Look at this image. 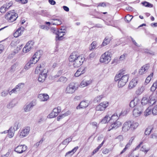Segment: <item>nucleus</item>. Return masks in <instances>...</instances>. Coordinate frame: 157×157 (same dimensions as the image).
Returning a JSON list of instances; mask_svg holds the SVG:
<instances>
[{"label": "nucleus", "instance_id": "nucleus-1", "mask_svg": "<svg viewBox=\"0 0 157 157\" xmlns=\"http://www.w3.org/2000/svg\"><path fill=\"white\" fill-rule=\"evenodd\" d=\"M85 58L82 55H79L76 52H72L69 58V61L72 63L74 67H78L82 64Z\"/></svg>", "mask_w": 157, "mask_h": 157}, {"label": "nucleus", "instance_id": "nucleus-2", "mask_svg": "<svg viewBox=\"0 0 157 157\" xmlns=\"http://www.w3.org/2000/svg\"><path fill=\"white\" fill-rule=\"evenodd\" d=\"M123 70L119 71L118 75H117L114 78L115 81H118L117 86L118 87H122L124 86L128 81L129 78L128 75H124Z\"/></svg>", "mask_w": 157, "mask_h": 157}, {"label": "nucleus", "instance_id": "nucleus-3", "mask_svg": "<svg viewBox=\"0 0 157 157\" xmlns=\"http://www.w3.org/2000/svg\"><path fill=\"white\" fill-rule=\"evenodd\" d=\"M14 11V10L9 11L5 15L6 19L9 22L14 21L18 17L17 14L15 13Z\"/></svg>", "mask_w": 157, "mask_h": 157}, {"label": "nucleus", "instance_id": "nucleus-4", "mask_svg": "<svg viewBox=\"0 0 157 157\" xmlns=\"http://www.w3.org/2000/svg\"><path fill=\"white\" fill-rule=\"evenodd\" d=\"M111 55L110 52L108 51L105 52L101 56L100 58V62L108 63L111 60Z\"/></svg>", "mask_w": 157, "mask_h": 157}, {"label": "nucleus", "instance_id": "nucleus-5", "mask_svg": "<svg viewBox=\"0 0 157 157\" xmlns=\"http://www.w3.org/2000/svg\"><path fill=\"white\" fill-rule=\"evenodd\" d=\"M145 108L142 105L136 106L132 111L133 115L135 117L140 116L142 113Z\"/></svg>", "mask_w": 157, "mask_h": 157}, {"label": "nucleus", "instance_id": "nucleus-6", "mask_svg": "<svg viewBox=\"0 0 157 157\" xmlns=\"http://www.w3.org/2000/svg\"><path fill=\"white\" fill-rule=\"evenodd\" d=\"M52 31L56 35V40H62V37L65 34L66 30L63 29H60L58 30L56 28H53Z\"/></svg>", "mask_w": 157, "mask_h": 157}, {"label": "nucleus", "instance_id": "nucleus-7", "mask_svg": "<svg viewBox=\"0 0 157 157\" xmlns=\"http://www.w3.org/2000/svg\"><path fill=\"white\" fill-rule=\"evenodd\" d=\"M77 90V87L73 83H71L67 87L65 93L68 94H72L74 93Z\"/></svg>", "mask_w": 157, "mask_h": 157}, {"label": "nucleus", "instance_id": "nucleus-8", "mask_svg": "<svg viewBox=\"0 0 157 157\" xmlns=\"http://www.w3.org/2000/svg\"><path fill=\"white\" fill-rule=\"evenodd\" d=\"M34 44V42L33 41H30L28 42L23 48L22 51L24 53H26L31 50Z\"/></svg>", "mask_w": 157, "mask_h": 157}, {"label": "nucleus", "instance_id": "nucleus-9", "mask_svg": "<svg viewBox=\"0 0 157 157\" xmlns=\"http://www.w3.org/2000/svg\"><path fill=\"white\" fill-rule=\"evenodd\" d=\"M47 71L45 69H44L40 72L38 78V80L39 82H43L45 81L47 76Z\"/></svg>", "mask_w": 157, "mask_h": 157}, {"label": "nucleus", "instance_id": "nucleus-10", "mask_svg": "<svg viewBox=\"0 0 157 157\" xmlns=\"http://www.w3.org/2000/svg\"><path fill=\"white\" fill-rule=\"evenodd\" d=\"M27 149V147L25 145H19L14 149V151L18 153L21 154L25 151Z\"/></svg>", "mask_w": 157, "mask_h": 157}, {"label": "nucleus", "instance_id": "nucleus-11", "mask_svg": "<svg viewBox=\"0 0 157 157\" xmlns=\"http://www.w3.org/2000/svg\"><path fill=\"white\" fill-rule=\"evenodd\" d=\"M30 131V128L26 127L24 128L22 130L19 132V136L22 138L27 136Z\"/></svg>", "mask_w": 157, "mask_h": 157}, {"label": "nucleus", "instance_id": "nucleus-12", "mask_svg": "<svg viewBox=\"0 0 157 157\" xmlns=\"http://www.w3.org/2000/svg\"><path fill=\"white\" fill-rule=\"evenodd\" d=\"M40 57V52H37L33 56L29 62L32 63L33 65L35 64L38 61Z\"/></svg>", "mask_w": 157, "mask_h": 157}, {"label": "nucleus", "instance_id": "nucleus-13", "mask_svg": "<svg viewBox=\"0 0 157 157\" xmlns=\"http://www.w3.org/2000/svg\"><path fill=\"white\" fill-rule=\"evenodd\" d=\"M36 104V101L33 100L25 106L24 107V110L25 112H28L30 111L32 108Z\"/></svg>", "mask_w": 157, "mask_h": 157}, {"label": "nucleus", "instance_id": "nucleus-14", "mask_svg": "<svg viewBox=\"0 0 157 157\" xmlns=\"http://www.w3.org/2000/svg\"><path fill=\"white\" fill-rule=\"evenodd\" d=\"M108 103L106 102H104L101 103L96 107V109L97 111H103L108 106Z\"/></svg>", "mask_w": 157, "mask_h": 157}, {"label": "nucleus", "instance_id": "nucleus-15", "mask_svg": "<svg viewBox=\"0 0 157 157\" xmlns=\"http://www.w3.org/2000/svg\"><path fill=\"white\" fill-rule=\"evenodd\" d=\"M131 122L128 121L125 122L123 124L122 130L124 132H126L131 128Z\"/></svg>", "mask_w": 157, "mask_h": 157}, {"label": "nucleus", "instance_id": "nucleus-16", "mask_svg": "<svg viewBox=\"0 0 157 157\" xmlns=\"http://www.w3.org/2000/svg\"><path fill=\"white\" fill-rule=\"evenodd\" d=\"M121 125V123L119 121H115L109 127V131L111 129H116L118 127H120Z\"/></svg>", "mask_w": 157, "mask_h": 157}, {"label": "nucleus", "instance_id": "nucleus-17", "mask_svg": "<svg viewBox=\"0 0 157 157\" xmlns=\"http://www.w3.org/2000/svg\"><path fill=\"white\" fill-rule=\"evenodd\" d=\"M38 98L40 101H47L49 98V96L46 94H41L38 96Z\"/></svg>", "mask_w": 157, "mask_h": 157}, {"label": "nucleus", "instance_id": "nucleus-18", "mask_svg": "<svg viewBox=\"0 0 157 157\" xmlns=\"http://www.w3.org/2000/svg\"><path fill=\"white\" fill-rule=\"evenodd\" d=\"M138 82L137 78H135L133 79L129 82L128 87L129 89H131L134 87L136 85Z\"/></svg>", "mask_w": 157, "mask_h": 157}, {"label": "nucleus", "instance_id": "nucleus-19", "mask_svg": "<svg viewBox=\"0 0 157 157\" xmlns=\"http://www.w3.org/2000/svg\"><path fill=\"white\" fill-rule=\"evenodd\" d=\"M140 101V100L137 98H135L133 100L130 102V107L133 108L135 107L136 106H140V105H137Z\"/></svg>", "mask_w": 157, "mask_h": 157}, {"label": "nucleus", "instance_id": "nucleus-20", "mask_svg": "<svg viewBox=\"0 0 157 157\" xmlns=\"http://www.w3.org/2000/svg\"><path fill=\"white\" fill-rule=\"evenodd\" d=\"M149 67V66L148 64H146L143 66L139 70V73L140 75H142L146 72L148 69Z\"/></svg>", "mask_w": 157, "mask_h": 157}, {"label": "nucleus", "instance_id": "nucleus-21", "mask_svg": "<svg viewBox=\"0 0 157 157\" xmlns=\"http://www.w3.org/2000/svg\"><path fill=\"white\" fill-rule=\"evenodd\" d=\"M24 28L21 27L18 28L13 33V36L15 37H17L21 36L24 31Z\"/></svg>", "mask_w": 157, "mask_h": 157}, {"label": "nucleus", "instance_id": "nucleus-22", "mask_svg": "<svg viewBox=\"0 0 157 157\" xmlns=\"http://www.w3.org/2000/svg\"><path fill=\"white\" fill-rule=\"evenodd\" d=\"M89 105L88 101H81L79 105L77 106V109H80V108H84L86 107Z\"/></svg>", "mask_w": 157, "mask_h": 157}, {"label": "nucleus", "instance_id": "nucleus-23", "mask_svg": "<svg viewBox=\"0 0 157 157\" xmlns=\"http://www.w3.org/2000/svg\"><path fill=\"white\" fill-rule=\"evenodd\" d=\"M17 103L16 100L13 99L8 103L6 107L8 109H11L16 105Z\"/></svg>", "mask_w": 157, "mask_h": 157}, {"label": "nucleus", "instance_id": "nucleus-24", "mask_svg": "<svg viewBox=\"0 0 157 157\" xmlns=\"http://www.w3.org/2000/svg\"><path fill=\"white\" fill-rule=\"evenodd\" d=\"M141 105H140L143 106L145 108V106L148 105H149L151 106V105H150V102L149 100L147 98L144 97H143L141 101Z\"/></svg>", "mask_w": 157, "mask_h": 157}, {"label": "nucleus", "instance_id": "nucleus-25", "mask_svg": "<svg viewBox=\"0 0 157 157\" xmlns=\"http://www.w3.org/2000/svg\"><path fill=\"white\" fill-rule=\"evenodd\" d=\"M148 100L150 102V105H152L154 104L155 105L156 101L155 97L153 93H152L150 96Z\"/></svg>", "mask_w": 157, "mask_h": 157}, {"label": "nucleus", "instance_id": "nucleus-26", "mask_svg": "<svg viewBox=\"0 0 157 157\" xmlns=\"http://www.w3.org/2000/svg\"><path fill=\"white\" fill-rule=\"evenodd\" d=\"M15 131L12 130V126L8 130V136L11 138L14 136Z\"/></svg>", "mask_w": 157, "mask_h": 157}, {"label": "nucleus", "instance_id": "nucleus-27", "mask_svg": "<svg viewBox=\"0 0 157 157\" xmlns=\"http://www.w3.org/2000/svg\"><path fill=\"white\" fill-rule=\"evenodd\" d=\"M110 121V117L108 115H106L105 117L101 120V122L102 124H105L108 123L109 121Z\"/></svg>", "mask_w": 157, "mask_h": 157}, {"label": "nucleus", "instance_id": "nucleus-28", "mask_svg": "<svg viewBox=\"0 0 157 157\" xmlns=\"http://www.w3.org/2000/svg\"><path fill=\"white\" fill-rule=\"evenodd\" d=\"M78 148V147H76L74 148L71 151L68 152L66 153L65 155V156H66L68 155H73L74 153L77 151Z\"/></svg>", "mask_w": 157, "mask_h": 157}, {"label": "nucleus", "instance_id": "nucleus-29", "mask_svg": "<svg viewBox=\"0 0 157 157\" xmlns=\"http://www.w3.org/2000/svg\"><path fill=\"white\" fill-rule=\"evenodd\" d=\"M54 21V22H51V24L53 25H60L62 23V22L60 19H52Z\"/></svg>", "mask_w": 157, "mask_h": 157}, {"label": "nucleus", "instance_id": "nucleus-30", "mask_svg": "<svg viewBox=\"0 0 157 157\" xmlns=\"http://www.w3.org/2000/svg\"><path fill=\"white\" fill-rule=\"evenodd\" d=\"M110 40V38L107 37H106L104 39L102 44L103 46H105L106 45L108 44Z\"/></svg>", "mask_w": 157, "mask_h": 157}, {"label": "nucleus", "instance_id": "nucleus-31", "mask_svg": "<svg viewBox=\"0 0 157 157\" xmlns=\"http://www.w3.org/2000/svg\"><path fill=\"white\" fill-rule=\"evenodd\" d=\"M61 111V109L60 107H58L56 108H54L53 110V112L55 114V115H56V116L58 115Z\"/></svg>", "mask_w": 157, "mask_h": 157}, {"label": "nucleus", "instance_id": "nucleus-32", "mask_svg": "<svg viewBox=\"0 0 157 157\" xmlns=\"http://www.w3.org/2000/svg\"><path fill=\"white\" fill-rule=\"evenodd\" d=\"M152 112V109L151 107H148L145 110L144 112V115L147 116L150 115Z\"/></svg>", "mask_w": 157, "mask_h": 157}, {"label": "nucleus", "instance_id": "nucleus-33", "mask_svg": "<svg viewBox=\"0 0 157 157\" xmlns=\"http://www.w3.org/2000/svg\"><path fill=\"white\" fill-rule=\"evenodd\" d=\"M153 73H152L149 75L147 77L145 82V84L146 85L148 83L150 82L151 78L153 77Z\"/></svg>", "mask_w": 157, "mask_h": 157}, {"label": "nucleus", "instance_id": "nucleus-34", "mask_svg": "<svg viewBox=\"0 0 157 157\" xmlns=\"http://www.w3.org/2000/svg\"><path fill=\"white\" fill-rule=\"evenodd\" d=\"M110 117V121L113 120V121H119V117L117 113H114Z\"/></svg>", "mask_w": 157, "mask_h": 157}, {"label": "nucleus", "instance_id": "nucleus-35", "mask_svg": "<svg viewBox=\"0 0 157 157\" xmlns=\"http://www.w3.org/2000/svg\"><path fill=\"white\" fill-rule=\"evenodd\" d=\"M67 80V79L66 77L64 76H61L57 81L58 82H61L63 83L66 82Z\"/></svg>", "mask_w": 157, "mask_h": 157}, {"label": "nucleus", "instance_id": "nucleus-36", "mask_svg": "<svg viewBox=\"0 0 157 157\" xmlns=\"http://www.w3.org/2000/svg\"><path fill=\"white\" fill-rule=\"evenodd\" d=\"M139 125V124L138 123L136 122H132L131 125V128L134 130L136 129Z\"/></svg>", "mask_w": 157, "mask_h": 157}, {"label": "nucleus", "instance_id": "nucleus-37", "mask_svg": "<svg viewBox=\"0 0 157 157\" xmlns=\"http://www.w3.org/2000/svg\"><path fill=\"white\" fill-rule=\"evenodd\" d=\"M153 129L152 127L150 126L147 128L145 130V134L146 135H149L151 133Z\"/></svg>", "mask_w": 157, "mask_h": 157}, {"label": "nucleus", "instance_id": "nucleus-38", "mask_svg": "<svg viewBox=\"0 0 157 157\" xmlns=\"http://www.w3.org/2000/svg\"><path fill=\"white\" fill-rule=\"evenodd\" d=\"M141 3L143 5L147 7L151 8L153 6L152 4L147 2H142Z\"/></svg>", "mask_w": 157, "mask_h": 157}, {"label": "nucleus", "instance_id": "nucleus-39", "mask_svg": "<svg viewBox=\"0 0 157 157\" xmlns=\"http://www.w3.org/2000/svg\"><path fill=\"white\" fill-rule=\"evenodd\" d=\"M157 88V80L154 82L151 88V90L153 92Z\"/></svg>", "mask_w": 157, "mask_h": 157}, {"label": "nucleus", "instance_id": "nucleus-40", "mask_svg": "<svg viewBox=\"0 0 157 157\" xmlns=\"http://www.w3.org/2000/svg\"><path fill=\"white\" fill-rule=\"evenodd\" d=\"M7 9V6L4 5L0 8V12L1 13H4L5 12Z\"/></svg>", "mask_w": 157, "mask_h": 157}, {"label": "nucleus", "instance_id": "nucleus-41", "mask_svg": "<svg viewBox=\"0 0 157 157\" xmlns=\"http://www.w3.org/2000/svg\"><path fill=\"white\" fill-rule=\"evenodd\" d=\"M72 138H67L63 140L62 143L64 145H67L69 142H71L72 140Z\"/></svg>", "mask_w": 157, "mask_h": 157}, {"label": "nucleus", "instance_id": "nucleus-42", "mask_svg": "<svg viewBox=\"0 0 157 157\" xmlns=\"http://www.w3.org/2000/svg\"><path fill=\"white\" fill-rule=\"evenodd\" d=\"M150 138L152 139L155 142L157 141V134L154 133L151 134L150 136Z\"/></svg>", "mask_w": 157, "mask_h": 157}, {"label": "nucleus", "instance_id": "nucleus-43", "mask_svg": "<svg viewBox=\"0 0 157 157\" xmlns=\"http://www.w3.org/2000/svg\"><path fill=\"white\" fill-rule=\"evenodd\" d=\"M140 150L144 152L146 154L150 150V148L149 147L146 148L145 146H143L141 147Z\"/></svg>", "mask_w": 157, "mask_h": 157}, {"label": "nucleus", "instance_id": "nucleus-44", "mask_svg": "<svg viewBox=\"0 0 157 157\" xmlns=\"http://www.w3.org/2000/svg\"><path fill=\"white\" fill-rule=\"evenodd\" d=\"M33 65L32 64V63L29 62H28L25 66L24 69L26 70H28L30 68V67L33 66Z\"/></svg>", "mask_w": 157, "mask_h": 157}, {"label": "nucleus", "instance_id": "nucleus-45", "mask_svg": "<svg viewBox=\"0 0 157 157\" xmlns=\"http://www.w3.org/2000/svg\"><path fill=\"white\" fill-rule=\"evenodd\" d=\"M22 45H19L16 48V49H15L13 51V52L15 54L17 53L18 52L21 50V49L22 48Z\"/></svg>", "mask_w": 157, "mask_h": 157}, {"label": "nucleus", "instance_id": "nucleus-46", "mask_svg": "<svg viewBox=\"0 0 157 157\" xmlns=\"http://www.w3.org/2000/svg\"><path fill=\"white\" fill-rule=\"evenodd\" d=\"M131 144H130V141H129L128 143L126 145L124 148L121 152L120 155L122 154H123V153L126 150L130 147Z\"/></svg>", "mask_w": 157, "mask_h": 157}, {"label": "nucleus", "instance_id": "nucleus-47", "mask_svg": "<svg viewBox=\"0 0 157 157\" xmlns=\"http://www.w3.org/2000/svg\"><path fill=\"white\" fill-rule=\"evenodd\" d=\"M18 124L17 123H15L14 124L13 127H12V130H14V131H17L19 128L18 126Z\"/></svg>", "mask_w": 157, "mask_h": 157}, {"label": "nucleus", "instance_id": "nucleus-48", "mask_svg": "<svg viewBox=\"0 0 157 157\" xmlns=\"http://www.w3.org/2000/svg\"><path fill=\"white\" fill-rule=\"evenodd\" d=\"M84 79L87 86L90 84L92 82V80L91 79L85 78Z\"/></svg>", "mask_w": 157, "mask_h": 157}, {"label": "nucleus", "instance_id": "nucleus-49", "mask_svg": "<svg viewBox=\"0 0 157 157\" xmlns=\"http://www.w3.org/2000/svg\"><path fill=\"white\" fill-rule=\"evenodd\" d=\"M132 18V16L130 15H127L125 17L126 20L128 22H130Z\"/></svg>", "mask_w": 157, "mask_h": 157}, {"label": "nucleus", "instance_id": "nucleus-50", "mask_svg": "<svg viewBox=\"0 0 157 157\" xmlns=\"http://www.w3.org/2000/svg\"><path fill=\"white\" fill-rule=\"evenodd\" d=\"M24 84L23 83H20L17 85L15 87H17V90L19 91L21 89L23 88L24 86Z\"/></svg>", "mask_w": 157, "mask_h": 157}, {"label": "nucleus", "instance_id": "nucleus-51", "mask_svg": "<svg viewBox=\"0 0 157 157\" xmlns=\"http://www.w3.org/2000/svg\"><path fill=\"white\" fill-rule=\"evenodd\" d=\"M41 68V65H39L36 68L35 72L36 74H38L40 71V69Z\"/></svg>", "mask_w": 157, "mask_h": 157}, {"label": "nucleus", "instance_id": "nucleus-52", "mask_svg": "<svg viewBox=\"0 0 157 157\" xmlns=\"http://www.w3.org/2000/svg\"><path fill=\"white\" fill-rule=\"evenodd\" d=\"M17 87H15V88L13 89L11 91H10L9 92L10 95H11L13 93H15L17 91H18V90H17Z\"/></svg>", "mask_w": 157, "mask_h": 157}, {"label": "nucleus", "instance_id": "nucleus-53", "mask_svg": "<svg viewBox=\"0 0 157 157\" xmlns=\"http://www.w3.org/2000/svg\"><path fill=\"white\" fill-rule=\"evenodd\" d=\"M127 54L126 53H124L121 55L120 57L119 60L120 61H123L125 59V57L127 56Z\"/></svg>", "mask_w": 157, "mask_h": 157}, {"label": "nucleus", "instance_id": "nucleus-54", "mask_svg": "<svg viewBox=\"0 0 157 157\" xmlns=\"http://www.w3.org/2000/svg\"><path fill=\"white\" fill-rule=\"evenodd\" d=\"M86 86V81L84 79L81 82L80 85V86L81 87H84Z\"/></svg>", "mask_w": 157, "mask_h": 157}, {"label": "nucleus", "instance_id": "nucleus-55", "mask_svg": "<svg viewBox=\"0 0 157 157\" xmlns=\"http://www.w3.org/2000/svg\"><path fill=\"white\" fill-rule=\"evenodd\" d=\"M152 112L153 115L157 114V107H155L152 110Z\"/></svg>", "mask_w": 157, "mask_h": 157}, {"label": "nucleus", "instance_id": "nucleus-56", "mask_svg": "<svg viewBox=\"0 0 157 157\" xmlns=\"http://www.w3.org/2000/svg\"><path fill=\"white\" fill-rule=\"evenodd\" d=\"M81 70H80L79 68L77 71L76 72L75 74V76L76 77H78L81 75V72H80Z\"/></svg>", "mask_w": 157, "mask_h": 157}, {"label": "nucleus", "instance_id": "nucleus-57", "mask_svg": "<svg viewBox=\"0 0 157 157\" xmlns=\"http://www.w3.org/2000/svg\"><path fill=\"white\" fill-rule=\"evenodd\" d=\"M8 93L9 92L7 91H4L1 93V96L3 97H5L8 95Z\"/></svg>", "mask_w": 157, "mask_h": 157}, {"label": "nucleus", "instance_id": "nucleus-58", "mask_svg": "<svg viewBox=\"0 0 157 157\" xmlns=\"http://www.w3.org/2000/svg\"><path fill=\"white\" fill-rule=\"evenodd\" d=\"M18 65L17 63H14L11 67V70L12 71H14L15 70V69L16 68V67H17Z\"/></svg>", "mask_w": 157, "mask_h": 157}, {"label": "nucleus", "instance_id": "nucleus-59", "mask_svg": "<svg viewBox=\"0 0 157 157\" xmlns=\"http://www.w3.org/2000/svg\"><path fill=\"white\" fill-rule=\"evenodd\" d=\"M96 44H97L95 42V41L93 42L91 44V47H92V48H91V49L95 48H96V47H97Z\"/></svg>", "mask_w": 157, "mask_h": 157}, {"label": "nucleus", "instance_id": "nucleus-60", "mask_svg": "<svg viewBox=\"0 0 157 157\" xmlns=\"http://www.w3.org/2000/svg\"><path fill=\"white\" fill-rule=\"evenodd\" d=\"M56 116V115H55V114L53 111L48 115L49 117L51 118H54Z\"/></svg>", "mask_w": 157, "mask_h": 157}, {"label": "nucleus", "instance_id": "nucleus-61", "mask_svg": "<svg viewBox=\"0 0 157 157\" xmlns=\"http://www.w3.org/2000/svg\"><path fill=\"white\" fill-rule=\"evenodd\" d=\"M102 98V95H100L96 97L95 99V100L97 102H98L100 101Z\"/></svg>", "mask_w": 157, "mask_h": 157}, {"label": "nucleus", "instance_id": "nucleus-62", "mask_svg": "<svg viewBox=\"0 0 157 157\" xmlns=\"http://www.w3.org/2000/svg\"><path fill=\"white\" fill-rule=\"evenodd\" d=\"M91 125L94 128H97L98 127V124L96 122H93L91 123Z\"/></svg>", "mask_w": 157, "mask_h": 157}, {"label": "nucleus", "instance_id": "nucleus-63", "mask_svg": "<svg viewBox=\"0 0 157 157\" xmlns=\"http://www.w3.org/2000/svg\"><path fill=\"white\" fill-rule=\"evenodd\" d=\"M42 142L43 140H40L39 141L35 144V146H36V147H37L39 146H40L41 144H42Z\"/></svg>", "mask_w": 157, "mask_h": 157}, {"label": "nucleus", "instance_id": "nucleus-64", "mask_svg": "<svg viewBox=\"0 0 157 157\" xmlns=\"http://www.w3.org/2000/svg\"><path fill=\"white\" fill-rule=\"evenodd\" d=\"M40 28L42 29H44L46 30H48L49 29V27H48L45 25H41Z\"/></svg>", "mask_w": 157, "mask_h": 157}]
</instances>
